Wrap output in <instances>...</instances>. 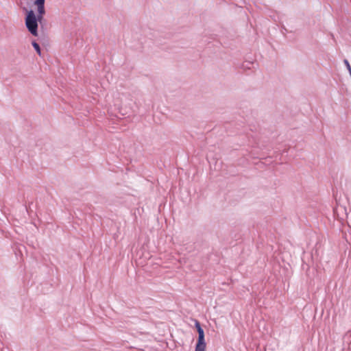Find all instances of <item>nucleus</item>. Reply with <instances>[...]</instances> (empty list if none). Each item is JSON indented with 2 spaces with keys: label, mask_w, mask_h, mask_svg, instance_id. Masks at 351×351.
Listing matches in <instances>:
<instances>
[{
  "label": "nucleus",
  "mask_w": 351,
  "mask_h": 351,
  "mask_svg": "<svg viewBox=\"0 0 351 351\" xmlns=\"http://www.w3.org/2000/svg\"><path fill=\"white\" fill-rule=\"evenodd\" d=\"M43 19H39V16H36L33 10L27 12L25 16V25L28 31L35 36H38V22H41Z\"/></svg>",
  "instance_id": "obj_1"
},
{
  "label": "nucleus",
  "mask_w": 351,
  "mask_h": 351,
  "mask_svg": "<svg viewBox=\"0 0 351 351\" xmlns=\"http://www.w3.org/2000/svg\"><path fill=\"white\" fill-rule=\"evenodd\" d=\"M195 328L198 332V340L195 347V351H205L206 343L204 341V332L198 321L195 322Z\"/></svg>",
  "instance_id": "obj_2"
},
{
  "label": "nucleus",
  "mask_w": 351,
  "mask_h": 351,
  "mask_svg": "<svg viewBox=\"0 0 351 351\" xmlns=\"http://www.w3.org/2000/svg\"><path fill=\"white\" fill-rule=\"evenodd\" d=\"M45 0H36L34 3V5L37 8V15L39 16V19H43L44 15L45 14Z\"/></svg>",
  "instance_id": "obj_3"
},
{
  "label": "nucleus",
  "mask_w": 351,
  "mask_h": 351,
  "mask_svg": "<svg viewBox=\"0 0 351 351\" xmlns=\"http://www.w3.org/2000/svg\"><path fill=\"white\" fill-rule=\"evenodd\" d=\"M32 46L34 47V48L35 49L36 52L38 53V55L40 56L41 55V51H40V48L39 45L36 42H33L32 43Z\"/></svg>",
  "instance_id": "obj_4"
},
{
  "label": "nucleus",
  "mask_w": 351,
  "mask_h": 351,
  "mask_svg": "<svg viewBox=\"0 0 351 351\" xmlns=\"http://www.w3.org/2000/svg\"><path fill=\"white\" fill-rule=\"evenodd\" d=\"M344 63L346 65L347 69L350 71V73L351 74V66L347 60H344Z\"/></svg>",
  "instance_id": "obj_5"
}]
</instances>
